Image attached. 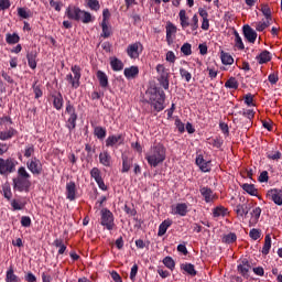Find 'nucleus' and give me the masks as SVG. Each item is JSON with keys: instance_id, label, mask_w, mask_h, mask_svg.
Masks as SVG:
<instances>
[{"instance_id": "f257e3e1", "label": "nucleus", "mask_w": 282, "mask_h": 282, "mask_svg": "<svg viewBox=\"0 0 282 282\" xmlns=\"http://www.w3.org/2000/svg\"><path fill=\"white\" fill-rule=\"evenodd\" d=\"M145 160L153 169L158 167V165L166 160V148L162 143L152 147L145 155Z\"/></svg>"}, {"instance_id": "f03ea898", "label": "nucleus", "mask_w": 282, "mask_h": 282, "mask_svg": "<svg viewBox=\"0 0 282 282\" xmlns=\"http://www.w3.org/2000/svg\"><path fill=\"white\" fill-rule=\"evenodd\" d=\"M66 17L72 21H82V23H91V21H94L91 13L83 11L80 8L75 6H69L66 9Z\"/></svg>"}, {"instance_id": "7ed1b4c3", "label": "nucleus", "mask_w": 282, "mask_h": 282, "mask_svg": "<svg viewBox=\"0 0 282 282\" xmlns=\"http://www.w3.org/2000/svg\"><path fill=\"white\" fill-rule=\"evenodd\" d=\"M166 100V94L164 90L155 89L150 96V105L153 107L154 111H163L164 102Z\"/></svg>"}, {"instance_id": "20e7f679", "label": "nucleus", "mask_w": 282, "mask_h": 282, "mask_svg": "<svg viewBox=\"0 0 282 282\" xmlns=\"http://www.w3.org/2000/svg\"><path fill=\"white\" fill-rule=\"evenodd\" d=\"M181 26L183 30H186V28L192 29V32H195L199 28V18L197 14H194L192 18V22H189L188 15H186V10L182 9L178 13Z\"/></svg>"}, {"instance_id": "39448f33", "label": "nucleus", "mask_w": 282, "mask_h": 282, "mask_svg": "<svg viewBox=\"0 0 282 282\" xmlns=\"http://www.w3.org/2000/svg\"><path fill=\"white\" fill-rule=\"evenodd\" d=\"M70 72H73V75H66V80L73 89H78L80 87V78L83 76L80 72H83V69L78 65H73Z\"/></svg>"}, {"instance_id": "423d86ee", "label": "nucleus", "mask_w": 282, "mask_h": 282, "mask_svg": "<svg viewBox=\"0 0 282 282\" xmlns=\"http://www.w3.org/2000/svg\"><path fill=\"white\" fill-rule=\"evenodd\" d=\"M17 164H19V162L12 158L7 160L0 158V175L8 177L10 173H14V171H17Z\"/></svg>"}, {"instance_id": "0eeeda50", "label": "nucleus", "mask_w": 282, "mask_h": 282, "mask_svg": "<svg viewBox=\"0 0 282 282\" xmlns=\"http://www.w3.org/2000/svg\"><path fill=\"white\" fill-rule=\"evenodd\" d=\"M126 52L129 58H131L132 61H135L140 58V54L144 52V45H142V42H134L128 45Z\"/></svg>"}, {"instance_id": "6e6552de", "label": "nucleus", "mask_w": 282, "mask_h": 282, "mask_svg": "<svg viewBox=\"0 0 282 282\" xmlns=\"http://www.w3.org/2000/svg\"><path fill=\"white\" fill-rule=\"evenodd\" d=\"M101 226L107 230H113L116 224L113 223V213L109 209H101Z\"/></svg>"}, {"instance_id": "1a4fd4ad", "label": "nucleus", "mask_w": 282, "mask_h": 282, "mask_svg": "<svg viewBox=\"0 0 282 282\" xmlns=\"http://www.w3.org/2000/svg\"><path fill=\"white\" fill-rule=\"evenodd\" d=\"M26 169H29L33 175H41V173H43V164L41 160L36 158H32L26 162Z\"/></svg>"}, {"instance_id": "9d476101", "label": "nucleus", "mask_w": 282, "mask_h": 282, "mask_svg": "<svg viewBox=\"0 0 282 282\" xmlns=\"http://www.w3.org/2000/svg\"><path fill=\"white\" fill-rule=\"evenodd\" d=\"M13 186L17 188L20 193H28L30 191V186H32V182L29 181V178H21L17 176L13 178Z\"/></svg>"}, {"instance_id": "9b49d317", "label": "nucleus", "mask_w": 282, "mask_h": 282, "mask_svg": "<svg viewBox=\"0 0 282 282\" xmlns=\"http://www.w3.org/2000/svg\"><path fill=\"white\" fill-rule=\"evenodd\" d=\"M199 193L204 197L206 204H213V202L217 199V194H215V192H213V189L208 186H202L199 188Z\"/></svg>"}, {"instance_id": "f8f14e48", "label": "nucleus", "mask_w": 282, "mask_h": 282, "mask_svg": "<svg viewBox=\"0 0 282 282\" xmlns=\"http://www.w3.org/2000/svg\"><path fill=\"white\" fill-rule=\"evenodd\" d=\"M267 197L276 204V206H282V189L272 188L267 192Z\"/></svg>"}, {"instance_id": "ddd939ff", "label": "nucleus", "mask_w": 282, "mask_h": 282, "mask_svg": "<svg viewBox=\"0 0 282 282\" xmlns=\"http://www.w3.org/2000/svg\"><path fill=\"white\" fill-rule=\"evenodd\" d=\"M242 32L248 43H256L258 36L257 31H254L250 25L246 24L242 28Z\"/></svg>"}, {"instance_id": "4468645a", "label": "nucleus", "mask_w": 282, "mask_h": 282, "mask_svg": "<svg viewBox=\"0 0 282 282\" xmlns=\"http://www.w3.org/2000/svg\"><path fill=\"white\" fill-rule=\"evenodd\" d=\"M66 197L69 202L76 199V183L69 182L66 184Z\"/></svg>"}, {"instance_id": "2eb2a0df", "label": "nucleus", "mask_w": 282, "mask_h": 282, "mask_svg": "<svg viewBox=\"0 0 282 282\" xmlns=\"http://www.w3.org/2000/svg\"><path fill=\"white\" fill-rule=\"evenodd\" d=\"M196 164L197 166H199L203 173H210V162H207L206 160H204V156L199 155L196 159Z\"/></svg>"}, {"instance_id": "dca6fc26", "label": "nucleus", "mask_w": 282, "mask_h": 282, "mask_svg": "<svg viewBox=\"0 0 282 282\" xmlns=\"http://www.w3.org/2000/svg\"><path fill=\"white\" fill-rule=\"evenodd\" d=\"M252 265H250V262L247 259H243L241 263L238 265V272L242 276H248V272H250V269Z\"/></svg>"}, {"instance_id": "f3484780", "label": "nucleus", "mask_w": 282, "mask_h": 282, "mask_svg": "<svg viewBox=\"0 0 282 282\" xmlns=\"http://www.w3.org/2000/svg\"><path fill=\"white\" fill-rule=\"evenodd\" d=\"M53 98V107L57 111H61L63 109L64 100H63V94L57 93L56 95H52Z\"/></svg>"}, {"instance_id": "a211bd4d", "label": "nucleus", "mask_w": 282, "mask_h": 282, "mask_svg": "<svg viewBox=\"0 0 282 282\" xmlns=\"http://www.w3.org/2000/svg\"><path fill=\"white\" fill-rule=\"evenodd\" d=\"M256 58L260 65H264L272 61V55L269 51H262Z\"/></svg>"}, {"instance_id": "6ab92c4d", "label": "nucleus", "mask_w": 282, "mask_h": 282, "mask_svg": "<svg viewBox=\"0 0 282 282\" xmlns=\"http://www.w3.org/2000/svg\"><path fill=\"white\" fill-rule=\"evenodd\" d=\"M99 163L108 169L111 167V155L109 152L105 151L99 153Z\"/></svg>"}, {"instance_id": "aec40b11", "label": "nucleus", "mask_w": 282, "mask_h": 282, "mask_svg": "<svg viewBox=\"0 0 282 282\" xmlns=\"http://www.w3.org/2000/svg\"><path fill=\"white\" fill-rule=\"evenodd\" d=\"M110 67L113 72H122V69H124V63H122L118 57H111Z\"/></svg>"}, {"instance_id": "412c9836", "label": "nucleus", "mask_w": 282, "mask_h": 282, "mask_svg": "<svg viewBox=\"0 0 282 282\" xmlns=\"http://www.w3.org/2000/svg\"><path fill=\"white\" fill-rule=\"evenodd\" d=\"M123 74L128 79L135 78L140 74V68L138 66H130L124 68Z\"/></svg>"}, {"instance_id": "4be33fe9", "label": "nucleus", "mask_w": 282, "mask_h": 282, "mask_svg": "<svg viewBox=\"0 0 282 282\" xmlns=\"http://www.w3.org/2000/svg\"><path fill=\"white\" fill-rule=\"evenodd\" d=\"M259 217H261V207H256L251 212L249 226H257V224L259 223Z\"/></svg>"}, {"instance_id": "5701e85b", "label": "nucleus", "mask_w": 282, "mask_h": 282, "mask_svg": "<svg viewBox=\"0 0 282 282\" xmlns=\"http://www.w3.org/2000/svg\"><path fill=\"white\" fill-rule=\"evenodd\" d=\"M187 213H188V205H186L185 203L176 204L174 208L175 215H180L181 217H186Z\"/></svg>"}, {"instance_id": "b1692460", "label": "nucleus", "mask_w": 282, "mask_h": 282, "mask_svg": "<svg viewBox=\"0 0 282 282\" xmlns=\"http://www.w3.org/2000/svg\"><path fill=\"white\" fill-rule=\"evenodd\" d=\"M97 78L99 80L100 87H102L104 89H107V87H109V77H107V74H105V72L98 70Z\"/></svg>"}, {"instance_id": "393cba45", "label": "nucleus", "mask_w": 282, "mask_h": 282, "mask_svg": "<svg viewBox=\"0 0 282 282\" xmlns=\"http://www.w3.org/2000/svg\"><path fill=\"white\" fill-rule=\"evenodd\" d=\"M173 220L166 219L159 226L158 237H164L166 235V230L171 228Z\"/></svg>"}, {"instance_id": "a878e982", "label": "nucleus", "mask_w": 282, "mask_h": 282, "mask_svg": "<svg viewBox=\"0 0 282 282\" xmlns=\"http://www.w3.org/2000/svg\"><path fill=\"white\" fill-rule=\"evenodd\" d=\"M259 10L260 12H262L267 21H272V10L270 9V6H268V3H262Z\"/></svg>"}, {"instance_id": "bb28decb", "label": "nucleus", "mask_w": 282, "mask_h": 282, "mask_svg": "<svg viewBox=\"0 0 282 282\" xmlns=\"http://www.w3.org/2000/svg\"><path fill=\"white\" fill-rule=\"evenodd\" d=\"M122 134L109 135L106 140V147H116L118 142H122Z\"/></svg>"}, {"instance_id": "cd10ccee", "label": "nucleus", "mask_w": 282, "mask_h": 282, "mask_svg": "<svg viewBox=\"0 0 282 282\" xmlns=\"http://www.w3.org/2000/svg\"><path fill=\"white\" fill-rule=\"evenodd\" d=\"M181 270H184L189 276H197V271L195 270V265L192 263H183L181 264Z\"/></svg>"}, {"instance_id": "c85d7f7f", "label": "nucleus", "mask_w": 282, "mask_h": 282, "mask_svg": "<svg viewBox=\"0 0 282 282\" xmlns=\"http://www.w3.org/2000/svg\"><path fill=\"white\" fill-rule=\"evenodd\" d=\"M131 166H133V160L129 159L128 156H122L121 173H129V171L131 170Z\"/></svg>"}, {"instance_id": "c756f323", "label": "nucleus", "mask_w": 282, "mask_h": 282, "mask_svg": "<svg viewBox=\"0 0 282 282\" xmlns=\"http://www.w3.org/2000/svg\"><path fill=\"white\" fill-rule=\"evenodd\" d=\"M220 58H221L223 65H232V63H235V58H232V55L224 51H221L220 53Z\"/></svg>"}, {"instance_id": "7c9ffc66", "label": "nucleus", "mask_w": 282, "mask_h": 282, "mask_svg": "<svg viewBox=\"0 0 282 282\" xmlns=\"http://www.w3.org/2000/svg\"><path fill=\"white\" fill-rule=\"evenodd\" d=\"M270 248H272V237L267 235L264 238V245L262 247V254H270Z\"/></svg>"}, {"instance_id": "2f4dec72", "label": "nucleus", "mask_w": 282, "mask_h": 282, "mask_svg": "<svg viewBox=\"0 0 282 282\" xmlns=\"http://www.w3.org/2000/svg\"><path fill=\"white\" fill-rule=\"evenodd\" d=\"M160 85H162L163 89L169 90L170 82H169V70H165L160 78Z\"/></svg>"}, {"instance_id": "473e14b6", "label": "nucleus", "mask_w": 282, "mask_h": 282, "mask_svg": "<svg viewBox=\"0 0 282 282\" xmlns=\"http://www.w3.org/2000/svg\"><path fill=\"white\" fill-rule=\"evenodd\" d=\"M94 133H95L96 138H98V140H105V138H107V129H105L100 126L95 127Z\"/></svg>"}, {"instance_id": "72a5a7b5", "label": "nucleus", "mask_w": 282, "mask_h": 282, "mask_svg": "<svg viewBox=\"0 0 282 282\" xmlns=\"http://www.w3.org/2000/svg\"><path fill=\"white\" fill-rule=\"evenodd\" d=\"M6 282H21V279L14 274V269L10 268L7 271Z\"/></svg>"}, {"instance_id": "f704fd0d", "label": "nucleus", "mask_w": 282, "mask_h": 282, "mask_svg": "<svg viewBox=\"0 0 282 282\" xmlns=\"http://www.w3.org/2000/svg\"><path fill=\"white\" fill-rule=\"evenodd\" d=\"M36 52H30L26 54V59L31 69H34L36 67Z\"/></svg>"}, {"instance_id": "c9c22d12", "label": "nucleus", "mask_w": 282, "mask_h": 282, "mask_svg": "<svg viewBox=\"0 0 282 282\" xmlns=\"http://www.w3.org/2000/svg\"><path fill=\"white\" fill-rule=\"evenodd\" d=\"M19 41H21V37H19V34H17V33H13V34L8 33L7 34L6 42L9 45H17V43H19Z\"/></svg>"}, {"instance_id": "e433bc0d", "label": "nucleus", "mask_w": 282, "mask_h": 282, "mask_svg": "<svg viewBox=\"0 0 282 282\" xmlns=\"http://www.w3.org/2000/svg\"><path fill=\"white\" fill-rule=\"evenodd\" d=\"M53 246L58 249V254H65V250H67V246H65V242L63 239H55L53 242Z\"/></svg>"}, {"instance_id": "4c0bfd02", "label": "nucleus", "mask_w": 282, "mask_h": 282, "mask_svg": "<svg viewBox=\"0 0 282 282\" xmlns=\"http://www.w3.org/2000/svg\"><path fill=\"white\" fill-rule=\"evenodd\" d=\"M235 213L239 215V217H243V215H248V205L246 204H238L235 208Z\"/></svg>"}, {"instance_id": "58836bf2", "label": "nucleus", "mask_w": 282, "mask_h": 282, "mask_svg": "<svg viewBox=\"0 0 282 282\" xmlns=\"http://www.w3.org/2000/svg\"><path fill=\"white\" fill-rule=\"evenodd\" d=\"M241 188L248 193V195H252L253 197H256L257 193H258V189L254 188V185L252 184H248V183H245L241 185Z\"/></svg>"}, {"instance_id": "ea45409f", "label": "nucleus", "mask_w": 282, "mask_h": 282, "mask_svg": "<svg viewBox=\"0 0 282 282\" xmlns=\"http://www.w3.org/2000/svg\"><path fill=\"white\" fill-rule=\"evenodd\" d=\"M225 87L227 89H239V82H237V78L230 77L226 83Z\"/></svg>"}, {"instance_id": "a19ab883", "label": "nucleus", "mask_w": 282, "mask_h": 282, "mask_svg": "<svg viewBox=\"0 0 282 282\" xmlns=\"http://www.w3.org/2000/svg\"><path fill=\"white\" fill-rule=\"evenodd\" d=\"M18 17H20L21 19H31V17H33V13L25 8H18Z\"/></svg>"}, {"instance_id": "79ce46f5", "label": "nucleus", "mask_w": 282, "mask_h": 282, "mask_svg": "<svg viewBox=\"0 0 282 282\" xmlns=\"http://www.w3.org/2000/svg\"><path fill=\"white\" fill-rule=\"evenodd\" d=\"M101 30L102 39H109L111 36V28L107 24V22H101Z\"/></svg>"}, {"instance_id": "37998d69", "label": "nucleus", "mask_w": 282, "mask_h": 282, "mask_svg": "<svg viewBox=\"0 0 282 282\" xmlns=\"http://www.w3.org/2000/svg\"><path fill=\"white\" fill-rule=\"evenodd\" d=\"M76 120H78V116L69 117L66 127L69 131H74L76 129Z\"/></svg>"}, {"instance_id": "c03bdc74", "label": "nucleus", "mask_w": 282, "mask_h": 282, "mask_svg": "<svg viewBox=\"0 0 282 282\" xmlns=\"http://www.w3.org/2000/svg\"><path fill=\"white\" fill-rule=\"evenodd\" d=\"M66 113H68L69 118H74V116H78L76 113V108L72 105V101L66 102Z\"/></svg>"}, {"instance_id": "a18cd8bd", "label": "nucleus", "mask_w": 282, "mask_h": 282, "mask_svg": "<svg viewBox=\"0 0 282 282\" xmlns=\"http://www.w3.org/2000/svg\"><path fill=\"white\" fill-rule=\"evenodd\" d=\"M163 263H164L165 268H169V270H175V260H173V258L165 257L163 259Z\"/></svg>"}, {"instance_id": "49530a36", "label": "nucleus", "mask_w": 282, "mask_h": 282, "mask_svg": "<svg viewBox=\"0 0 282 282\" xmlns=\"http://www.w3.org/2000/svg\"><path fill=\"white\" fill-rule=\"evenodd\" d=\"M181 52L184 54V56H191V54H193L191 43H184L181 47Z\"/></svg>"}, {"instance_id": "de8ad7c7", "label": "nucleus", "mask_w": 282, "mask_h": 282, "mask_svg": "<svg viewBox=\"0 0 282 282\" xmlns=\"http://www.w3.org/2000/svg\"><path fill=\"white\" fill-rule=\"evenodd\" d=\"M87 6L95 12H98V10H100V2L98 0H87Z\"/></svg>"}, {"instance_id": "09e8293b", "label": "nucleus", "mask_w": 282, "mask_h": 282, "mask_svg": "<svg viewBox=\"0 0 282 282\" xmlns=\"http://www.w3.org/2000/svg\"><path fill=\"white\" fill-rule=\"evenodd\" d=\"M176 32H177V26H175L173 23L169 22L166 24L167 39H170V36H173V34H175Z\"/></svg>"}, {"instance_id": "8fccbe9b", "label": "nucleus", "mask_w": 282, "mask_h": 282, "mask_svg": "<svg viewBox=\"0 0 282 282\" xmlns=\"http://www.w3.org/2000/svg\"><path fill=\"white\" fill-rule=\"evenodd\" d=\"M90 177L95 178V182H99L102 180V175L100 174V170L98 167H93L90 171Z\"/></svg>"}, {"instance_id": "3c124183", "label": "nucleus", "mask_w": 282, "mask_h": 282, "mask_svg": "<svg viewBox=\"0 0 282 282\" xmlns=\"http://www.w3.org/2000/svg\"><path fill=\"white\" fill-rule=\"evenodd\" d=\"M249 237L253 239V241H257V239H261V229H251L249 232Z\"/></svg>"}, {"instance_id": "603ef678", "label": "nucleus", "mask_w": 282, "mask_h": 282, "mask_svg": "<svg viewBox=\"0 0 282 282\" xmlns=\"http://www.w3.org/2000/svg\"><path fill=\"white\" fill-rule=\"evenodd\" d=\"M223 241L225 243H235V241H237V235L230 232L223 238Z\"/></svg>"}, {"instance_id": "864d4df0", "label": "nucleus", "mask_w": 282, "mask_h": 282, "mask_svg": "<svg viewBox=\"0 0 282 282\" xmlns=\"http://www.w3.org/2000/svg\"><path fill=\"white\" fill-rule=\"evenodd\" d=\"M235 41L236 47H238V50H246V46L243 45V40H241V36L237 32H235Z\"/></svg>"}, {"instance_id": "5fc2aeb1", "label": "nucleus", "mask_w": 282, "mask_h": 282, "mask_svg": "<svg viewBox=\"0 0 282 282\" xmlns=\"http://www.w3.org/2000/svg\"><path fill=\"white\" fill-rule=\"evenodd\" d=\"M267 28H270V20H267L265 22H258L256 24L257 32H263Z\"/></svg>"}, {"instance_id": "6e6d98bb", "label": "nucleus", "mask_w": 282, "mask_h": 282, "mask_svg": "<svg viewBox=\"0 0 282 282\" xmlns=\"http://www.w3.org/2000/svg\"><path fill=\"white\" fill-rule=\"evenodd\" d=\"M18 177L24 178V180H30V173H28V170L25 167L21 166L18 170Z\"/></svg>"}, {"instance_id": "4d7b16f0", "label": "nucleus", "mask_w": 282, "mask_h": 282, "mask_svg": "<svg viewBox=\"0 0 282 282\" xmlns=\"http://www.w3.org/2000/svg\"><path fill=\"white\" fill-rule=\"evenodd\" d=\"M180 75L181 78H185L186 83H191V78H193V75L185 68H180Z\"/></svg>"}, {"instance_id": "13d9d810", "label": "nucleus", "mask_w": 282, "mask_h": 282, "mask_svg": "<svg viewBox=\"0 0 282 282\" xmlns=\"http://www.w3.org/2000/svg\"><path fill=\"white\" fill-rule=\"evenodd\" d=\"M33 93L35 94V98L39 99L43 96V90H41V86L37 85V82L33 84Z\"/></svg>"}, {"instance_id": "bf43d9fd", "label": "nucleus", "mask_w": 282, "mask_h": 282, "mask_svg": "<svg viewBox=\"0 0 282 282\" xmlns=\"http://www.w3.org/2000/svg\"><path fill=\"white\" fill-rule=\"evenodd\" d=\"M21 226H23V228H30L32 226V219L30 218V216L21 217Z\"/></svg>"}, {"instance_id": "052dcab7", "label": "nucleus", "mask_w": 282, "mask_h": 282, "mask_svg": "<svg viewBox=\"0 0 282 282\" xmlns=\"http://www.w3.org/2000/svg\"><path fill=\"white\" fill-rule=\"evenodd\" d=\"M212 144L216 149H221V147L224 144V140L220 137H216V138L212 139Z\"/></svg>"}, {"instance_id": "680f3d73", "label": "nucleus", "mask_w": 282, "mask_h": 282, "mask_svg": "<svg viewBox=\"0 0 282 282\" xmlns=\"http://www.w3.org/2000/svg\"><path fill=\"white\" fill-rule=\"evenodd\" d=\"M14 135V132L12 131H0V140H10Z\"/></svg>"}, {"instance_id": "e2e57ef3", "label": "nucleus", "mask_w": 282, "mask_h": 282, "mask_svg": "<svg viewBox=\"0 0 282 282\" xmlns=\"http://www.w3.org/2000/svg\"><path fill=\"white\" fill-rule=\"evenodd\" d=\"M2 191L6 199L10 202V199H12V189L10 188V186H3Z\"/></svg>"}, {"instance_id": "0e129e2a", "label": "nucleus", "mask_w": 282, "mask_h": 282, "mask_svg": "<svg viewBox=\"0 0 282 282\" xmlns=\"http://www.w3.org/2000/svg\"><path fill=\"white\" fill-rule=\"evenodd\" d=\"M34 155V147L31 144L24 150V158H32Z\"/></svg>"}, {"instance_id": "69168bd1", "label": "nucleus", "mask_w": 282, "mask_h": 282, "mask_svg": "<svg viewBox=\"0 0 282 282\" xmlns=\"http://www.w3.org/2000/svg\"><path fill=\"white\" fill-rule=\"evenodd\" d=\"M11 206H12L13 210H23L25 205L20 204L17 199H13L11 202Z\"/></svg>"}, {"instance_id": "338daca9", "label": "nucleus", "mask_w": 282, "mask_h": 282, "mask_svg": "<svg viewBox=\"0 0 282 282\" xmlns=\"http://www.w3.org/2000/svg\"><path fill=\"white\" fill-rule=\"evenodd\" d=\"M226 208L224 207H216L214 208L213 215L214 217H221V215H224Z\"/></svg>"}, {"instance_id": "774afa93", "label": "nucleus", "mask_w": 282, "mask_h": 282, "mask_svg": "<svg viewBox=\"0 0 282 282\" xmlns=\"http://www.w3.org/2000/svg\"><path fill=\"white\" fill-rule=\"evenodd\" d=\"M10 0H0V10H9Z\"/></svg>"}]
</instances>
